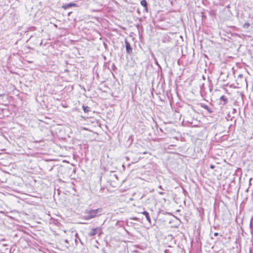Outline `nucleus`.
<instances>
[{
    "mask_svg": "<svg viewBox=\"0 0 253 253\" xmlns=\"http://www.w3.org/2000/svg\"><path fill=\"white\" fill-rule=\"evenodd\" d=\"M103 213V209L99 208L96 209H91L88 208L84 212L83 218L85 220H89L96 217H98Z\"/></svg>",
    "mask_w": 253,
    "mask_h": 253,
    "instance_id": "f257e3e1",
    "label": "nucleus"
},
{
    "mask_svg": "<svg viewBox=\"0 0 253 253\" xmlns=\"http://www.w3.org/2000/svg\"><path fill=\"white\" fill-rule=\"evenodd\" d=\"M184 117L186 121L191 124L196 120V112L194 108L190 105H188L185 108Z\"/></svg>",
    "mask_w": 253,
    "mask_h": 253,
    "instance_id": "f03ea898",
    "label": "nucleus"
},
{
    "mask_svg": "<svg viewBox=\"0 0 253 253\" xmlns=\"http://www.w3.org/2000/svg\"><path fill=\"white\" fill-rule=\"evenodd\" d=\"M126 48V53L128 54H131L132 53V48L130 45L129 42L127 41L126 39H125V41Z\"/></svg>",
    "mask_w": 253,
    "mask_h": 253,
    "instance_id": "7ed1b4c3",
    "label": "nucleus"
},
{
    "mask_svg": "<svg viewBox=\"0 0 253 253\" xmlns=\"http://www.w3.org/2000/svg\"><path fill=\"white\" fill-rule=\"evenodd\" d=\"M228 103V99L224 95H222L219 99L220 105H225Z\"/></svg>",
    "mask_w": 253,
    "mask_h": 253,
    "instance_id": "20e7f679",
    "label": "nucleus"
},
{
    "mask_svg": "<svg viewBox=\"0 0 253 253\" xmlns=\"http://www.w3.org/2000/svg\"><path fill=\"white\" fill-rule=\"evenodd\" d=\"M19 141H20L18 143L17 142V144L20 147H23L26 144V140L23 138V136H20L18 138Z\"/></svg>",
    "mask_w": 253,
    "mask_h": 253,
    "instance_id": "39448f33",
    "label": "nucleus"
},
{
    "mask_svg": "<svg viewBox=\"0 0 253 253\" xmlns=\"http://www.w3.org/2000/svg\"><path fill=\"white\" fill-rule=\"evenodd\" d=\"M77 5L76 3L70 2L69 3H66L64 4L62 7L64 8V9H67L70 7H73V6H77Z\"/></svg>",
    "mask_w": 253,
    "mask_h": 253,
    "instance_id": "423d86ee",
    "label": "nucleus"
},
{
    "mask_svg": "<svg viewBox=\"0 0 253 253\" xmlns=\"http://www.w3.org/2000/svg\"><path fill=\"white\" fill-rule=\"evenodd\" d=\"M99 230H100V229L98 227L93 228L89 233L88 235L89 236H93L97 234V232Z\"/></svg>",
    "mask_w": 253,
    "mask_h": 253,
    "instance_id": "0eeeda50",
    "label": "nucleus"
},
{
    "mask_svg": "<svg viewBox=\"0 0 253 253\" xmlns=\"http://www.w3.org/2000/svg\"><path fill=\"white\" fill-rule=\"evenodd\" d=\"M140 4L141 5L144 7V10L146 12H148V4H147V2L146 0H142L140 2Z\"/></svg>",
    "mask_w": 253,
    "mask_h": 253,
    "instance_id": "6e6552de",
    "label": "nucleus"
},
{
    "mask_svg": "<svg viewBox=\"0 0 253 253\" xmlns=\"http://www.w3.org/2000/svg\"><path fill=\"white\" fill-rule=\"evenodd\" d=\"M142 213L145 215L147 221L151 224V220L149 213L147 211H144L142 212Z\"/></svg>",
    "mask_w": 253,
    "mask_h": 253,
    "instance_id": "1a4fd4ad",
    "label": "nucleus"
},
{
    "mask_svg": "<svg viewBox=\"0 0 253 253\" xmlns=\"http://www.w3.org/2000/svg\"><path fill=\"white\" fill-rule=\"evenodd\" d=\"M201 106L202 108L206 109V110H207L209 113H211L212 112V109L211 108H210L208 105H206L205 104L201 103Z\"/></svg>",
    "mask_w": 253,
    "mask_h": 253,
    "instance_id": "9d476101",
    "label": "nucleus"
},
{
    "mask_svg": "<svg viewBox=\"0 0 253 253\" xmlns=\"http://www.w3.org/2000/svg\"><path fill=\"white\" fill-rule=\"evenodd\" d=\"M82 107H83V109L84 113H88L89 112H90L91 111L90 108L88 106L83 105Z\"/></svg>",
    "mask_w": 253,
    "mask_h": 253,
    "instance_id": "9b49d317",
    "label": "nucleus"
},
{
    "mask_svg": "<svg viewBox=\"0 0 253 253\" xmlns=\"http://www.w3.org/2000/svg\"><path fill=\"white\" fill-rule=\"evenodd\" d=\"M108 69H109L110 70L115 71V70H116L117 68L115 66V64L114 63H113L111 65V68H110L109 67H108Z\"/></svg>",
    "mask_w": 253,
    "mask_h": 253,
    "instance_id": "f8f14e48",
    "label": "nucleus"
},
{
    "mask_svg": "<svg viewBox=\"0 0 253 253\" xmlns=\"http://www.w3.org/2000/svg\"><path fill=\"white\" fill-rule=\"evenodd\" d=\"M201 17H202V20L203 21H205L206 19H207V16L205 14V13L203 12H202L201 13Z\"/></svg>",
    "mask_w": 253,
    "mask_h": 253,
    "instance_id": "ddd939ff",
    "label": "nucleus"
},
{
    "mask_svg": "<svg viewBox=\"0 0 253 253\" xmlns=\"http://www.w3.org/2000/svg\"><path fill=\"white\" fill-rule=\"evenodd\" d=\"M250 26V24L249 23H245L243 25V27L245 29H248Z\"/></svg>",
    "mask_w": 253,
    "mask_h": 253,
    "instance_id": "4468645a",
    "label": "nucleus"
},
{
    "mask_svg": "<svg viewBox=\"0 0 253 253\" xmlns=\"http://www.w3.org/2000/svg\"><path fill=\"white\" fill-rule=\"evenodd\" d=\"M153 59L155 61V64L157 65L159 68H161V66H160V64H159L157 58L155 56H154Z\"/></svg>",
    "mask_w": 253,
    "mask_h": 253,
    "instance_id": "2eb2a0df",
    "label": "nucleus"
},
{
    "mask_svg": "<svg viewBox=\"0 0 253 253\" xmlns=\"http://www.w3.org/2000/svg\"><path fill=\"white\" fill-rule=\"evenodd\" d=\"M75 237H76V239L75 240V243H76V244H77V243H78L77 238H79L78 234L77 233H75Z\"/></svg>",
    "mask_w": 253,
    "mask_h": 253,
    "instance_id": "dca6fc26",
    "label": "nucleus"
},
{
    "mask_svg": "<svg viewBox=\"0 0 253 253\" xmlns=\"http://www.w3.org/2000/svg\"><path fill=\"white\" fill-rule=\"evenodd\" d=\"M210 167L211 169H213L215 168V166L211 164L210 165Z\"/></svg>",
    "mask_w": 253,
    "mask_h": 253,
    "instance_id": "f3484780",
    "label": "nucleus"
},
{
    "mask_svg": "<svg viewBox=\"0 0 253 253\" xmlns=\"http://www.w3.org/2000/svg\"><path fill=\"white\" fill-rule=\"evenodd\" d=\"M131 219H132L133 220H135L136 221H138V218H137L136 217L131 218Z\"/></svg>",
    "mask_w": 253,
    "mask_h": 253,
    "instance_id": "a211bd4d",
    "label": "nucleus"
},
{
    "mask_svg": "<svg viewBox=\"0 0 253 253\" xmlns=\"http://www.w3.org/2000/svg\"><path fill=\"white\" fill-rule=\"evenodd\" d=\"M77 240H78V241H80V243H81L82 244H83V243H82V242L81 240L80 239V238H79H79H77Z\"/></svg>",
    "mask_w": 253,
    "mask_h": 253,
    "instance_id": "6ab92c4d",
    "label": "nucleus"
},
{
    "mask_svg": "<svg viewBox=\"0 0 253 253\" xmlns=\"http://www.w3.org/2000/svg\"><path fill=\"white\" fill-rule=\"evenodd\" d=\"M218 235V233L217 232H215L214 233V236H217Z\"/></svg>",
    "mask_w": 253,
    "mask_h": 253,
    "instance_id": "aec40b11",
    "label": "nucleus"
},
{
    "mask_svg": "<svg viewBox=\"0 0 253 253\" xmlns=\"http://www.w3.org/2000/svg\"><path fill=\"white\" fill-rule=\"evenodd\" d=\"M158 193L160 194V195H163L164 194V192H159Z\"/></svg>",
    "mask_w": 253,
    "mask_h": 253,
    "instance_id": "412c9836",
    "label": "nucleus"
},
{
    "mask_svg": "<svg viewBox=\"0 0 253 253\" xmlns=\"http://www.w3.org/2000/svg\"><path fill=\"white\" fill-rule=\"evenodd\" d=\"M64 242H65V243H67V244H68V243H69L68 241V240H67V239H66V240H64Z\"/></svg>",
    "mask_w": 253,
    "mask_h": 253,
    "instance_id": "4be33fe9",
    "label": "nucleus"
},
{
    "mask_svg": "<svg viewBox=\"0 0 253 253\" xmlns=\"http://www.w3.org/2000/svg\"><path fill=\"white\" fill-rule=\"evenodd\" d=\"M18 180H20V181H22V179L20 177H18V178H17V181H18Z\"/></svg>",
    "mask_w": 253,
    "mask_h": 253,
    "instance_id": "5701e85b",
    "label": "nucleus"
},
{
    "mask_svg": "<svg viewBox=\"0 0 253 253\" xmlns=\"http://www.w3.org/2000/svg\"><path fill=\"white\" fill-rule=\"evenodd\" d=\"M159 188H160V189H163V188H162V186H161V185H160V186H159Z\"/></svg>",
    "mask_w": 253,
    "mask_h": 253,
    "instance_id": "b1692460",
    "label": "nucleus"
},
{
    "mask_svg": "<svg viewBox=\"0 0 253 253\" xmlns=\"http://www.w3.org/2000/svg\"><path fill=\"white\" fill-rule=\"evenodd\" d=\"M169 237H170L171 239H173V236L172 235H170Z\"/></svg>",
    "mask_w": 253,
    "mask_h": 253,
    "instance_id": "393cba45",
    "label": "nucleus"
},
{
    "mask_svg": "<svg viewBox=\"0 0 253 253\" xmlns=\"http://www.w3.org/2000/svg\"><path fill=\"white\" fill-rule=\"evenodd\" d=\"M19 126H20L21 127H23V126H21V125H19Z\"/></svg>",
    "mask_w": 253,
    "mask_h": 253,
    "instance_id": "a878e982",
    "label": "nucleus"
},
{
    "mask_svg": "<svg viewBox=\"0 0 253 253\" xmlns=\"http://www.w3.org/2000/svg\"><path fill=\"white\" fill-rule=\"evenodd\" d=\"M22 184V183H21V182H19V184H18V185H20V184Z\"/></svg>",
    "mask_w": 253,
    "mask_h": 253,
    "instance_id": "bb28decb",
    "label": "nucleus"
},
{
    "mask_svg": "<svg viewBox=\"0 0 253 253\" xmlns=\"http://www.w3.org/2000/svg\"><path fill=\"white\" fill-rule=\"evenodd\" d=\"M21 133H22V134H23V133H24V132H23V131H22Z\"/></svg>",
    "mask_w": 253,
    "mask_h": 253,
    "instance_id": "cd10ccee",
    "label": "nucleus"
}]
</instances>
